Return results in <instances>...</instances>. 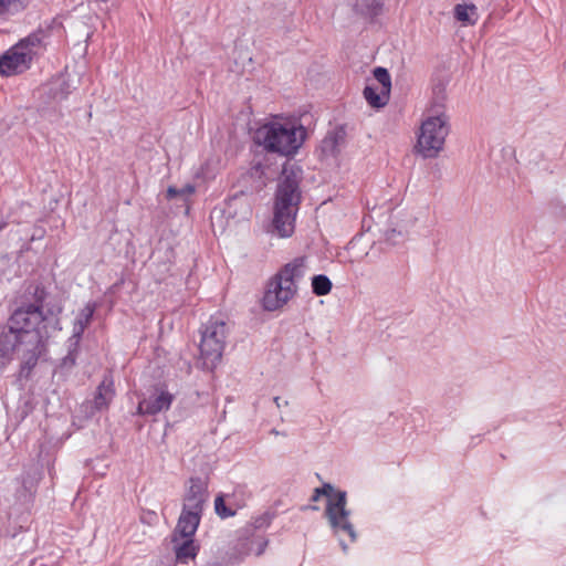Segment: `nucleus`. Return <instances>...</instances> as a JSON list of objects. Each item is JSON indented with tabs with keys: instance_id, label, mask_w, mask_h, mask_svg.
Masks as SVG:
<instances>
[{
	"instance_id": "obj_31",
	"label": "nucleus",
	"mask_w": 566,
	"mask_h": 566,
	"mask_svg": "<svg viewBox=\"0 0 566 566\" xmlns=\"http://www.w3.org/2000/svg\"><path fill=\"white\" fill-rule=\"evenodd\" d=\"M274 402L279 409L289 405L286 400H282L280 397H275Z\"/></svg>"
},
{
	"instance_id": "obj_30",
	"label": "nucleus",
	"mask_w": 566,
	"mask_h": 566,
	"mask_svg": "<svg viewBox=\"0 0 566 566\" xmlns=\"http://www.w3.org/2000/svg\"><path fill=\"white\" fill-rule=\"evenodd\" d=\"M177 196H179L178 188L169 187L167 189V199H174Z\"/></svg>"
},
{
	"instance_id": "obj_22",
	"label": "nucleus",
	"mask_w": 566,
	"mask_h": 566,
	"mask_svg": "<svg viewBox=\"0 0 566 566\" xmlns=\"http://www.w3.org/2000/svg\"><path fill=\"white\" fill-rule=\"evenodd\" d=\"M454 18L463 25H474L479 18L478 8L472 3H459L454 7Z\"/></svg>"
},
{
	"instance_id": "obj_9",
	"label": "nucleus",
	"mask_w": 566,
	"mask_h": 566,
	"mask_svg": "<svg viewBox=\"0 0 566 566\" xmlns=\"http://www.w3.org/2000/svg\"><path fill=\"white\" fill-rule=\"evenodd\" d=\"M297 293V289L290 287L275 275L266 285L262 298V306L265 311H276L286 305Z\"/></svg>"
},
{
	"instance_id": "obj_6",
	"label": "nucleus",
	"mask_w": 566,
	"mask_h": 566,
	"mask_svg": "<svg viewBox=\"0 0 566 566\" xmlns=\"http://www.w3.org/2000/svg\"><path fill=\"white\" fill-rule=\"evenodd\" d=\"M44 33H32L20 40L0 56V75L12 76L30 69L34 56L43 52Z\"/></svg>"
},
{
	"instance_id": "obj_7",
	"label": "nucleus",
	"mask_w": 566,
	"mask_h": 566,
	"mask_svg": "<svg viewBox=\"0 0 566 566\" xmlns=\"http://www.w3.org/2000/svg\"><path fill=\"white\" fill-rule=\"evenodd\" d=\"M228 328L224 321L212 317L201 332L200 359L206 369L212 370L222 358Z\"/></svg>"
},
{
	"instance_id": "obj_15",
	"label": "nucleus",
	"mask_w": 566,
	"mask_h": 566,
	"mask_svg": "<svg viewBox=\"0 0 566 566\" xmlns=\"http://www.w3.org/2000/svg\"><path fill=\"white\" fill-rule=\"evenodd\" d=\"M201 513L195 510H186L182 507V512L177 523L175 535L181 537H192L200 523Z\"/></svg>"
},
{
	"instance_id": "obj_3",
	"label": "nucleus",
	"mask_w": 566,
	"mask_h": 566,
	"mask_svg": "<svg viewBox=\"0 0 566 566\" xmlns=\"http://www.w3.org/2000/svg\"><path fill=\"white\" fill-rule=\"evenodd\" d=\"M298 184L297 172L284 168L273 208V229L280 238H289L294 232L295 219L301 202Z\"/></svg>"
},
{
	"instance_id": "obj_13",
	"label": "nucleus",
	"mask_w": 566,
	"mask_h": 566,
	"mask_svg": "<svg viewBox=\"0 0 566 566\" xmlns=\"http://www.w3.org/2000/svg\"><path fill=\"white\" fill-rule=\"evenodd\" d=\"M307 271V260L305 256H297L286 263L276 274L290 287L297 289V282L302 280Z\"/></svg>"
},
{
	"instance_id": "obj_2",
	"label": "nucleus",
	"mask_w": 566,
	"mask_h": 566,
	"mask_svg": "<svg viewBox=\"0 0 566 566\" xmlns=\"http://www.w3.org/2000/svg\"><path fill=\"white\" fill-rule=\"evenodd\" d=\"M306 136V128L300 118L274 115L255 129L253 139L269 153L292 157L302 147Z\"/></svg>"
},
{
	"instance_id": "obj_12",
	"label": "nucleus",
	"mask_w": 566,
	"mask_h": 566,
	"mask_svg": "<svg viewBox=\"0 0 566 566\" xmlns=\"http://www.w3.org/2000/svg\"><path fill=\"white\" fill-rule=\"evenodd\" d=\"M174 401V395L165 388H156L149 397L144 398L138 403V413L157 415L170 408Z\"/></svg>"
},
{
	"instance_id": "obj_19",
	"label": "nucleus",
	"mask_w": 566,
	"mask_h": 566,
	"mask_svg": "<svg viewBox=\"0 0 566 566\" xmlns=\"http://www.w3.org/2000/svg\"><path fill=\"white\" fill-rule=\"evenodd\" d=\"M242 552L240 556H245L249 554H254L256 556L261 555L266 546L268 541L263 536L254 535V534H244L243 542L241 543Z\"/></svg>"
},
{
	"instance_id": "obj_10",
	"label": "nucleus",
	"mask_w": 566,
	"mask_h": 566,
	"mask_svg": "<svg viewBox=\"0 0 566 566\" xmlns=\"http://www.w3.org/2000/svg\"><path fill=\"white\" fill-rule=\"evenodd\" d=\"M344 145V134L342 132L333 130L328 133L321 142L316 149V154L321 161H324L328 165L337 164Z\"/></svg>"
},
{
	"instance_id": "obj_11",
	"label": "nucleus",
	"mask_w": 566,
	"mask_h": 566,
	"mask_svg": "<svg viewBox=\"0 0 566 566\" xmlns=\"http://www.w3.org/2000/svg\"><path fill=\"white\" fill-rule=\"evenodd\" d=\"M207 499V481L201 478H190L184 495V509L202 512Z\"/></svg>"
},
{
	"instance_id": "obj_20",
	"label": "nucleus",
	"mask_w": 566,
	"mask_h": 566,
	"mask_svg": "<svg viewBox=\"0 0 566 566\" xmlns=\"http://www.w3.org/2000/svg\"><path fill=\"white\" fill-rule=\"evenodd\" d=\"M242 552L240 556H245L249 554H254L256 556L261 555L266 546L268 541L263 536L254 535V534H244L243 542L241 543Z\"/></svg>"
},
{
	"instance_id": "obj_17",
	"label": "nucleus",
	"mask_w": 566,
	"mask_h": 566,
	"mask_svg": "<svg viewBox=\"0 0 566 566\" xmlns=\"http://www.w3.org/2000/svg\"><path fill=\"white\" fill-rule=\"evenodd\" d=\"M115 395L114 381L111 377H105L94 398V406L97 410L107 409Z\"/></svg>"
},
{
	"instance_id": "obj_16",
	"label": "nucleus",
	"mask_w": 566,
	"mask_h": 566,
	"mask_svg": "<svg viewBox=\"0 0 566 566\" xmlns=\"http://www.w3.org/2000/svg\"><path fill=\"white\" fill-rule=\"evenodd\" d=\"M97 308V305L93 302H88L85 306L80 310L73 324L72 339L77 344L84 334L85 329L92 322L93 315Z\"/></svg>"
},
{
	"instance_id": "obj_21",
	"label": "nucleus",
	"mask_w": 566,
	"mask_h": 566,
	"mask_svg": "<svg viewBox=\"0 0 566 566\" xmlns=\"http://www.w3.org/2000/svg\"><path fill=\"white\" fill-rule=\"evenodd\" d=\"M184 542L181 544H178L177 535L174 537L175 551H176V557L181 563H187L189 559H192L196 557L198 547L196 546L192 537H182Z\"/></svg>"
},
{
	"instance_id": "obj_23",
	"label": "nucleus",
	"mask_w": 566,
	"mask_h": 566,
	"mask_svg": "<svg viewBox=\"0 0 566 566\" xmlns=\"http://www.w3.org/2000/svg\"><path fill=\"white\" fill-rule=\"evenodd\" d=\"M272 515L269 512H264L251 518L250 523L243 530L244 534H253V531L265 530L270 526Z\"/></svg>"
},
{
	"instance_id": "obj_18",
	"label": "nucleus",
	"mask_w": 566,
	"mask_h": 566,
	"mask_svg": "<svg viewBox=\"0 0 566 566\" xmlns=\"http://www.w3.org/2000/svg\"><path fill=\"white\" fill-rule=\"evenodd\" d=\"M352 7L357 14L374 19L381 13L384 0H353Z\"/></svg>"
},
{
	"instance_id": "obj_27",
	"label": "nucleus",
	"mask_w": 566,
	"mask_h": 566,
	"mask_svg": "<svg viewBox=\"0 0 566 566\" xmlns=\"http://www.w3.org/2000/svg\"><path fill=\"white\" fill-rule=\"evenodd\" d=\"M250 174L252 177H266L265 168L261 163H256L251 167Z\"/></svg>"
},
{
	"instance_id": "obj_25",
	"label": "nucleus",
	"mask_w": 566,
	"mask_h": 566,
	"mask_svg": "<svg viewBox=\"0 0 566 566\" xmlns=\"http://www.w3.org/2000/svg\"><path fill=\"white\" fill-rule=\"evenodd\" d=\"M27 2L28 0H0V19L21 11Z\"/></svg>"
},
{
	"instance_id": "obj_26",
	"label": "nucleus",
	"mask_w": 566,
	"mask_h": 566,
	"mask_svg": "<svg viewBox=\"0 0 566 566\" xmlns=\"http://www.w3.org/2000/svg\"><path fill=\"white\" fill-rule=\"evenodd\" d=\"M140 521L145 524L153 525L157 523L158 515L153 511H146L140 515Z\"/></svg>"
},
{
	"instance_id": "obj_4",
	"label": "nucleus",
	"mask_w": 566,
	"mask_h": 566,
	"mask_svg": "<svg viewBox=\"0 0 566 566\" xmlns=\"http://www.w3.org/2000/svg\"><path fill=\"white\" fill-rule=\"evenodd\" d=\"M450 133L449 116L443 105L430 106L417 132L415 153L423 159L437 158L444 149Z\"/></svg>"
},
{
	"instance_id": "obj_8",
	"label": "nucleus",
	"mask_w": 566,
	"mask_h": 566,
	"mask_svg": "<svg viewBox=\"0 0 566 566\" xmlns=\"http://www.w3.org/2000/svg\"><path fill=\"white\" fill-rule=\"evenodd\" d=\"M374 77L377 83L366 85L364 97L371 107L380 108L389 102L391 78L389 72L380 66L374 70Z\"/></svg>"
},
{
	"instance_id": "obj_24",
	"label": "nucleus",
	"mask_w": 566,
	"mask_h": 566,
	"mask_svg": "<svg viewBox=\"0 0 566 566\" xmlns=\"http://www.w3.org/2000/svg\"><path fill=\"white\" fill-rule=\"evenodd\" d=\"M332 286L331 280L324 274L312 277V291L316 296L327 295L332 291Z\"/></svg>"
},
{
	"instance_id": "obj_5",
	"label": "nucleus",
	"mask_w": 566,
	"mask_h": 566,
	"mask_svg": "<svg viewBox=\"0 0 566 566\" xmlns=\"http://www.w3.org/2000/svg\"><path fill=\"white\" fill-rule=\"evenodd\" d=\"M322 495L327 497L325 515L328 523L334 534L338 536L343 549L346 551L347 545L344 543V537H347L350 543L356 541V532L349 521L350 512L346 509V492L336 491L333 485L325 483L322 488L314 490L312 501H318Z\"/></svg>"
},
{
	"instance_id": "obj_29",
	"label": "nucleus",
	"mask_w": 566,
	"mask_h": 566,
	"mask_svg": "<svg viewBox=\"0 0 566 566\" xmlns=\"http://www.w3.org/2000/svg\"><path fill=\"white\" fill-rule=\"evenodd\" d=\"M243 499H244V503H245L247 499H248V493H247L245 489H244V494L243 495L241 493H238L237 496L231 499V502H232L233 505H235V503H240Z\"/></svg>"
},
{
	"instance_id": "obj_1",
	"label": "nucleus",
	"mask_w": 566,
	"mask_h": 566,
	"mask_svg": "<svg viewBox=\"0 0 566 566\" xmlns=\"http://www.w3.org/2000/svg\"><path fill=\"white\" fill-rule=\"evenodd\" d=\"M32 301L13 311L0 332V365L6 366L19 359L23 368L35 366L45 350V342L50 337L49 328L55 327L57 321L43 314L46 297L42 285L29 287Z\"/></svg>"
},
{
	"instance_id": "obj_28",
	"label": "nucleus",
	"mask_w": 566,
	"mask_h": 566,
	"mask_svg": "<svg viewBox=\"0 0 566 566\" xmlns=\"http://www.w3.org/2000/svg\"><path fill=\"white\" fill-rule=\"evenodd\" d=\"M196 191V187L191 184L185 185L182 188L178 189L179 196L187 198L191 195H193Z\"/></svg>"
},
{
	"instance_id": "obj_14",
	"label": "nucleus",
	"mask_w": 566,
	"mask_h": 566,
	"mask_svg": "<svg viewBox=\"0 0 566 566\" xmlns=\"http://www.w3.org/2000/svg\"><path fill=\"white\" fill-rule=\"evenodd\" d=\"M238 493L244 494V486L238 485L231 494H220L214 500V510L221 518L232 517L237 511L244 506V499L240 503L232 504L231 499Z\"/></svg>"
}]
</instances>
